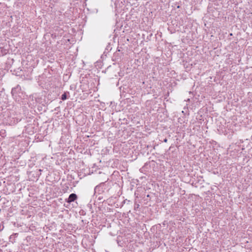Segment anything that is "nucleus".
Segmentation results:
<instances>
[{"instance_id": "1", "label": "nucleus", "mask_w": 252, "mask_h": 252, "mask_svg": "<svg viewBox=\"0 0 252 252\" xmlns=\"http://www.w3.org/2000/svg\"><path fill=\"white\" fill-rule=\"evenodd\" d=\"M77 196L76 194L71 193L69 196V197L68 198V200L67 201V202L68 203H70V202H73L74 200H75L77 199Z\"/></svg>"}, {"instance_id": "2", "label": "nucleus", "mask_w": 252, "mask_h": 252, "mask_svg": "<svg viewBox=\"0 0 252 252\" xmlns=\"http://www.w3.org/2000/svg\"><path fill=\"white\" fill-rule=\"evenodd\" d=\"M66 99V94L65 93H64L63 94H62V99L64 100L65 99Z\"/></svg>"}, {"instance_id": "3", "label": "nucleus", "mask_w": 252, "mask_h": 252, "mask_svg": "<svg viewBox=\"0 0 252 252\" xmlns=\"http://www.w3.org/2000/svg\"><path fill=\"white\" fill-rule=\"evenodd\" d=\"M167 140L166 139H165L164 140V141L165 142H167Z\"/></svg>"}]
</instances>
